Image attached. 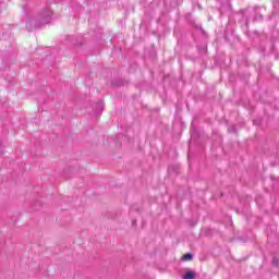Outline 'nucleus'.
<instances>
[{"label": "nucleus", "mask_w": 279, "mask_h": 279, "mask_svg": "<svg viewBox=\"0 0 279 279\" xmlns=\"http://www.w3.org/2000/svg\"><path fill=\"white\" fill-rule=\"evenodd\" d=\"M182 260H193V255L187 253V254L182 256Z\"/></svg>", "instance_id": "f257e3e1"}, {"label": "nucleus", "mask_w": 279, "mask_h": 279, "mask_svg": "<svg viewBox=\"0 0 279 279\" xmlns=\"http://www.w3.org/2000/svg\"><path fill=\"white\" fill-rule=\"evenodd\" d=\"M184 279H195V274L193 272H186L184 276H183Z\"/></svg>", "instance_id": "f03ea898"}]
</instances>
